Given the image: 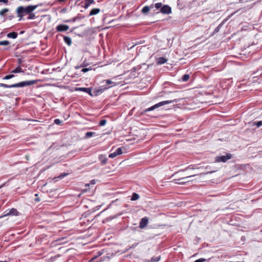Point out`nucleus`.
Instances as JSON below:
<instances>
[{
	"label": "nucleus",
	"mask_w": 262,
	"mask_h": 262,
	"mask_svg": "<svg viewBox=\"0 0 262 262\" xmlns=\"http://www.w3.org/2000/svg\"><path fill=\"white\" fill-rule=\"evenodd\" d=\"M38 7V5H29L27 7L19 6L16 9L17 16L19 17V20L23 18L25 14H28L32 12Z\"/></svg>",
	"instance_id": "obj_1"
},
{
	"label": "nucleus",
	"mask_w": 262,
	"mask_h": 262,
	"mask_svg": "<svg viewBox=\"0 0 262 262\" xmlns=\"http://www.w3.org/2000/svg\"><path fill=\"white\" fill-rule=\"evenodd\" d=\"M36 83L35 80H29L22 81L17 83H15L11 85H8L4 83H0V87H4L6 88H19L29 86L34 84Z\"/></svg>",
	"instance_id": "obj_2"
},
{
	"label": "nucleus",
	"mask_w": 262,
	"mask_h": 262,
	"mask_svg": "<svg viewBox=\"0 0 262 262\" xmlns=\"http://www.w3.org/2000/svg\"><path fill=\"white\" fill-rule=\"evenodd\" d=\"M178 99H174L173 100H167V101H162V102H160L158 103H157L156 104L146 109L145 111H144V112H149V111H151L158 107H159L160 106H162L164 105H165V104H169V103H173V102H178Z\"/></svg>",
	"instance_id": "obj_3"
},
{
	"label": "nucleus",
	"mask_w": 262,
	"mask_h": 262,
	"mask_svg": "<svg viewBox=\"0 0 262 262\" xmlns=\"http://www.w3.org/2000/svg\"><path fill=\"white\" fill-rule=\"evenodd\" d=\"M196 174H192L189 176H186L183 178H181L180 179L174 180L176 182V183L180 185H184L186 183L191 181V180H189V178H192L196 176Z\"/></svg>",
	"instance_id": "obj_4"
},
{
	"label": "nucleus",
	"mask_w": 262,
	"mask_h": 262,
	"mask_svg": "<svg viewBox=\"0 0 262 262\" xmlns=\"http://www.w3.org/2000/svg\"><path fill=\"white\" fill-rule=\"evenodd\" d=\"M232 156L231 154H227L225 156H218L215 157L216 162H226L227 160L231 159Z\"/></svg>",
	"instance_id": "obj_5"
},
{
	"label": "nucleus",
	"mask_w": 262,
	"mask_h": 262,
	"mask_svg": "<svg viewBox=\"0 0 262 262\" xmlns=\"http://www.w3.org/2000/svg\"><path fill=\"white\" fill-rule=\"evenodd\" d=\"M160 11L163 14H169L171 13V9L170 6L165 5L161 7Z\"/></svg>",
	"instance_id": "obj_6"
},
{
	"label": "nucleus",
	"mask_w": 262,
	"mask_h": 262,
	"mask_svg": "<svg viewBox=\"0 0 262 262\" xmlns=\"http://www.w3.org/2000/svg\"><path fill=\"white\" fill-rule=\"evenodd\" d=\"M5 212H6V214L5 215H4L3 216H1L0 217V218H2L5 216L10 215H18V213H19L17 211V210L14 208H12L9 211H7Z\"/></svg>",
	"instance_id": "obj_7"
},
{
	"label": "nucleus",
	"mask_w": 262,
	"mask_h": 262,
	"mask_svg": "<svg viewBox=\"0 0 262 262\" xmlns=\"http://www.w3.org/2000/svg\"><path fill=\"white\" fill-rule=\"evenodd\" d=\"M148 223V219L147 217L142 218L139 224V227L141 229L145 228Z\"/></svg>",
	"instance_id": "obj_8"
},
{
	"label": "nucleus",
	"mask_w": 262,
	"mask_h": 262,
	"mask_svg": "<svg viewBox=\"0 0 262 262\" xmlns=\"http://www.w3.org/2000/svg\"><path fill=\"white\" fill-rule=\"evenodd\" d=\"M122 154L121 148H118L116 149L115 151L110 154L108 155V157L110 158H114L118 155H121Z\"/></svg>",
	"instance_id": "obj_9"
},
{
	"label": "nucleus",
	"mask_w": 262,
	"mask_h": 262,
	"mask_svg": "<svg viewBox=\"0 0 262 262\" xmlns=\"http://www.w3.org/2000/svg\"><path fill=\"white\" fill-rule=\"evenodd\" d=\"M69 28V26L66 25H59L56 27V30L58 32H63L68 30Z\"/></svg>",
	"instance_id": "obj_10"
},
{
	"label": "nucleus",
	"mask_w": 262,
	"mask_h": 262,
	"mask_svg": "<svg viewBox=\"0 0 262 262\" xmlns=\"http://www.w3.org/2000/svg\"><path fill=\"white\" fill-rule=\"evenodd\" d=\"M76 91L84 92L90 95H92L91 94L92 89L90 88H78L76 89Z\"/></svg>",
	"instance_id": "obj_11"
},
{
	"label": "nucleus",
	"mask_w": 262,
	"mask_h": 262,
	"mask_svg": "<svg viewBox=\"0 0 262 262\" xmlns=\"http://www.w3.org/2000/svg\"><path fill=\"white\" fill-rule=\"evenodd\" d=\"M99 160L101 162L102 165H105L107 162V157L103 155H101L99 156Z\"/></svg>",
	"instance_id": "obj_12"
},
{
	"label": "nucleus",
	"mask_w": 262,
	"mask_h": 262,
	"mask_svg": "<svg viewBox=\"0 0 262 262\" xmlns=\"http://www.w3.org/2000/svg\"><path fill=\"white\" fill-rule=\"evenodd\" d=\"M100 9H99V8H94V9L91 10V11H90V12L89 13V16H92V15H94L97 14L98 13H99L100 12Z\"/></svg>",
	"instance_id": "obj_13"
},
{
	"label": "nucleus",
	"mask_w": 262,
	"mask_h": 262,
	"mask_svg": "<svg viewBox=\"0 0 262 262\" xmlns=\"http://www.w3.org/2000/svg\"><path fill=\"white\" fill-rule=\"evenodd\" d=\"M167 60V59L165 58L161 57L157 58V63L159 64H161L166 62Z\"/></svg>",
	"instance_id": "obj_14"
},
{
	"label": "nucleus",
	"mask_w": 262,
	"mask_h": 262,
	"mask_svg": "<svg viewBox=\"0 0 262 262\" xmlns=\"http://www.w3.org/2000/svg\"><path fill=\"white\" fill-rule=\"evenodd\" d=\"M7 36L9 38L15 39L16 38H17V37L18 36V34L17 32H13L8 33Z\"/></svg>",
	"instance_id": "obj_15"
},
{
	"label": "nucleus",
	"mask_w": 262,
	"mask_h": 262,
	"mask_svg": "<svg viewBox=\"0 0 262 262\" xmlns=\"http://www.w3.org/2000/svg\"><path fill=\"white\" fill-rule=\"evenodd\" d=\"M94 3L95 2L94 0H85V4L84 8L85 9H87L91 4H94Z\"/></svg>",
	"instance_id": "obj_16"
},
{
	"label": "nucleus",
	"mask_w": 262,
	"mask_h": 262,
	"mask_svg": "<svg viewBox=\"0 0 262 262\" xmlns=\"http://www.w3.org/2000/svg\"><path fill=\"white\" fill-rule=\"evenodd\" d=\"M64 41L69 46L72 44L71 38L69 36H64Z\"/></svg>",
	"instance_id": "obj_17"
},
{
	"label": "nucleus",
	"mask_w": 262,
	"mask_h": 262,
	"mask_svg": "<svg viewBox=\"0 0 262 262\" xmlns=\"http://www.w3.org/2000/svg\"><path fill=\"white\" fill-rule=\"evenodd\" d=\"M22 69L20 66L17 67L16 69L12 70L11 73H18L20 72H22Z\"/></svg>",
	"instance_id": "obj_18"
},
{
	"label": "nucleus",
	"mask_w": 262,
	"mask_h": 262,
	"mask_svg": "<svg viewBox=\"0 0 262 262\" xmlns=\"http://www.w3.org/2000/svg\"><path fill=\"white\" fill-rule=\"evenodd\" d=\"M150 10V8L148 6H144L142 9V12L144 14L147 13Z\"/></svg>",
	"instance_id": "obj_19"
},
{
	"label": "nucleus",
	"mask_w": 262,
	"mask_h": 262,
	"mask_svg": "<svg viewBox=\"0 0 262 262\" xmlns=\"http://www.w3.org/2000/svg\"><path fill=\"white\" fill-rule=\"evenodd\" d=\"M139 194L136 193H134L132 195L131 200L136 201V200H137L138 199H139Z\"/></svg>",
	"instance_id": "obj_20"
},
{
	"label": "nucleus",
	"mask_w": 262,
	"mask_h": 262,
	"mask_svg": "<svg viewBox=\"0 0 262 262\" xmlns=\"http://www.w3.org/2000/svg\"><path fill=\"white\" fill-rule=\"evenodd\" d=\"M9 11V9L7 8H4L0 11V15L1 16H4L6 13Z\"/></svg>",
	"instance_id": "obj_21"
},
{
	"label": "nucleus",
	"mask_w": 262,
	"mask_h": 262,
	"mask_svg": "<svg viewBox=\"0 0 262 262\" xmlns=\"http://www.w3.org/2000/svg\"><path fill=\"white\" fill-rule=\"evenodd\" d=\"M189 75H188V74H185L183 76H182V79L183 81H187L189 80Z\"/></svg>",
	"instance_id": "obj_22"
},
{
	"label": "nucleus",
	"mask_w": 262,
	"mask_h": 262,
	"mask_svg": "<svg viewBox=\"0 0 262 262\" xmlns=\"http://www.w3.org/2000/svg\"><path fill=\"white\" fill-rule=\"evenodd\" d=\"M95 133L92 132H88L85 134V137L86 138H89L91 137Z\"/></svg>",
	"instance_id": "obj_23"
},
{
	"label": "nucleus",
	"mask_w": 262,
	"mask_h": 262,
	"mask_svg": "<svg viewBox=\"0 0 262 262\" xmlns=\"http://www.w3.org/2000/svg\"><path fill=\"white\" fill-rule=\"evenodd\" d=\"M29 16L28 17V19H33L35 18V15L34 13L31 12L29 13Z\"/></svg>",
	"instance_id": "obj_24"
},
{
	"label": "nucleus",
	"mask_w": 262,
	"mask_h": 262,
	"mask_svg": "<svg viewBox=\"0 0 262 262\" xmlns=\"http://www.w3.org/2000/svg\"><path fill=\"white\" fill-rule=\"evenodd\" d=\"M14 77V75L13 74H10V75H8L5 76L3 78V79L8 80V79H11V78H13Z\"/></svg>",
	"instance_id": "obj_25"
},
{
	"label": "nucleus",
	"mask_w": 262,
	"mask_h": 262,
	"mask_svg": "<svg viewBox=\"0 0 262 262\" xmlns=\"http://www.w3.org/2000/svg\"><path fill=\"white\" fill-rule=\"evenodd\" d=\"M160 259V256H158V257H152L150 259V261L151 262H157Z\"/></svg>",
	"instance_id": "obj_26"
},
{
	"label": "nucleus",
	"mask_w": 262,
	"mask_h": 262,
	"mask_svg": "<svg viewBox=\"0 0 262 262\" xmlns=\"http://www.w3.org/2000/svg\"><path fill=\"white\" fill-rule=\"evenodd\" d=\"M10 43L9 41L4 40L0 41V46H7Z\"/></svg>",
	"instance_id": "obj_27"
},
{
	"label": "nucleus",
	"mask_w": 262,
	"mask_h": 262,
	"mask_svg": "<svg viewBox=\"0 0 262 262\" xmlns=\"http://www.w3.org/2000/svg\"><path fill=\"white\" fill-rule=\"evenodd\" d=\"M106 120L103 119L100 121L99 125V126H102L105 125L106 124Z\"/></svg>",
	"instance_id": "obj_28"
},
{
	"label": "nucleus",
	"mask_w": 262,
	"mask_h": 262,
	"mask_svg": "<svg viewBox=\"0 0 262 262\" xmlns=\"http://www.w3.org/2000/svg\"><path fill=\"white\" fill-rule=\"evenodd\" d=\"M162 6V4L161 3H156L155 5V7L156 9H158L159 8H161V7Z\"/></svg>",
	"instance_id": "obj_29"
},
{
	"label": "nucleus",
	"mask_w": 262,
	"mask_h": 262,
	"mask_svg": "<svg viewBox=\"0 0 262 262\" xmlns=\"http://www.w3.org/2000/svg\"><path fill=\"white\" fill-rule=\"evenodd\" d=\"M222 25L221 24H220L214 30V33H217L219 31L220 28L222 27Z\"/></svg>",
	"instance_id": "obj_30"
},
{
	"label": "nucleus",
	"mask_w": 262,
	"mask_h": 262,
	"mask_svg": "<svg viewBox=\"0 0 262 262\" xmlns=\"http://www.w3.org/2000/svg\"><path fill=\"white\" fill-rule=\"evenodd\" d=\"M54 122L57 125H60L61 123V121L59 119H56L54 120Z\"/></svg>",
	"instance_id": "obj_31"
},
{
	"label": "nucleus",
	"mask_w": 262,
	"mask_h": 262,
	"mask_svg": "<svg viewBox=\"0 0 262 262\" xmlns=\"http://www.w3.org/2000/svg\"><path fill=\"white\" fill-rule=\"evenodd\" d=\"M206 260V259L202 258L195 260L194 262H204Z\"/></svg>",
	"instance_id": "obj_32"
},
{
	"label": "nucleus",
	"mask_w": 262,
	"mask_h": 262,
	"mask_svg": "<svg viewBox=\"0 0 262 262\" xmlns=\"http://www.w3.org/2000/svg\"><path fill=\"white\" fill-rule=\"evenodd\" d=\"M255 124L256 125L257 127H259L262 125V121H259L255 123Z\"/></svg>",
	"instance_id": "obj_33"
},
{
	"label": "nucleus",
	"mask_w": 262,
	"mask_h": 262,
	"mask_svg": "<svg viewBox=\"0 0 262 262\" xmlns=\"http://www.w3.org/2000/svg\"><path fill=\"white\" fill-rule=\"evenodd\" d=\"M91 69V68H83L81 70V71L83 73H85V72H87L88 71H89V70H90Z\"/></svg>",
	"instance_id": "obj_34"
},
{
	"label": "nucleus",
	"mask_w": 262,
	"mask_h": 262,
	"mask_svg": "<svg viewBox=\"0 0 262 262\" xmlns=\"http://www.w3.org/2000/svg\"><path fill=\"white\" fill-rule=\"evenodd\" d=\"M98 256H96L93 258H92L91 259H90V261L91 262H98V261H95V259H96L97 258Z\"/></svg>",
	"instance_id": "obj_35"
},
{
	"label": "nucleus",
	"mask_w": 262,
	"mask_h": 262,
	"mask_svg": "<svg viewBox=\"0 0 262 262\" xmlns=\"http://www.w3.org/2000/svg\"><path fill=\"white\" fill-rule=\"evenodd\" d=\"M68 174L66 173H61L59 176V178H60V179H62L64 177H65L66 176H67Z\"/></svg>",
	"instance_id": "obj_36"
},
{
	"label": "nucleus",
	"mask_w": 262,
	"mask_h": 262,
	"mask_svg": "<svg viewBox=\"0 0 262 262\" xmlns=\"http://www.w3.org/2000/svg\"><path fill=\"white\" fill-rule=\"evenodd\" d=\"M114 82L113 81H112L110 79H107L106 80V83L107 84H112Z\"/></svg>",
	"instance_id": "obj_37"
},
{
	"label": "nucleus",
	"mask_w": 262,
	"mask_h": 262,
	"mask_svg": "<svg viewBox=\"0 0 262 262\" xmlns=\"http://www.w3.org/2000/svg\"><path fill=\"white\" fill-rule=\"evenodd\" d=\"M96 183V181L95 180H92L90 181V184L92 185H94Z\"/></svg>",
	"instance_id": "obj_38"
},
{
	"label": "nucleus",
	"mask_w": 262,
	"mask_h": 262,
	"mask_svg": "<svg viewBox=\"0 0 262 262\" xmlns=\"http://www.w3.org/2000/svg\"><path fill=\"white\" fill-rule=\"evenodd\" d=\"M1 2H3L5 4H7L8 2V0H1Z\"/></svg>",
	"instance_id": "obj_39"
},
{
	"label": "nucleus",
	"mask_w": 262,
	"mask_h": 262,
	"mask_svg": "<svg viewBox=\"0 0 262 262\" xmlns=\"http://www.w3.org/2000/svg\"><path fill=\"white\" fill-rule=\"evenodd\" d=\"M82 67H83V66H81L80 67H76V69H78V68H79Z\"/></svg>",
	"instance_id": "obj_40"
},
{
	"label": "nucleus",
	"mask_w": 262,
	"mask_h": 262,
	"mask_svg": "<svg viewBox=\"0 0 262 262\" xmlns=\"http://www.w3.org/2000/svg\"><path fill=\"white\" fill-rule=\"evenodd\" d=\"M35 200L37 202H39L40 201L39 199H36Z\"/></svg>",
	"instance_id": "obj_41"
},
{
	"label": "nucleus",
	"mask_w": 262,
	"mask_h": 262,
	"mask_svg": "<svg viewBox=\"0 0 262 262\" xmlns=\"http://www.w3.org/2000/svg\"><path fill=\"white\" fill-rule=\"evenodd\" d=\"M59 2H63L64 0H58Z\"/></svg>",
	"instance_id": "obj_42"
},
{
	"label": "nucleus",
	"mask_w": 262,
	"mask_h": 262,
	"mask_svg": "<svg viewBox=\"0 0 262 262\" xmlns=\"http://www.w3.org/2000/svg\"><path fill=\"white\" fill-rule=\"evenodd\" d=\"M90 185V184H85V186H89Z\"/></svg>",
	"instance_id": "obj_43"
},
{
	"label": "nucleus",
	"mask_w": 262,
	"mask_h": 262,
	"mask_svg": "<svg viewBox=\"0 0 262 262\" xmlns=\"http://www.w3.org/2000/svg\"><path fill=\"white\" fill-rule=\"evenodd\" d=\"M70 20H66V22H70Z\"/></svg>",
	"instance_id": "obj_44"
},
{
	"label": "nucleus",
	"mask_w": 262,
	"mask_h": 262,
	"mask_svg": "<svg viewBox=\"0 0 262 262\" xmlns=\"http://www.w3.org/2000/svg\"><path fill=\"white\" fill-rule=\"evenodd\" d=\"M189 168V167H187V168H186V169H185V170H187V169H188Z\"/></svg>",
	"instance_id": "obj_45"
},
{
	"label": "nucleus",
	"mask_w": 262,
	"mask_h": 262,
	"mask_svg": "<svg viewBox=\"0 0 262 262\" xmlns=\"http://www.w3.org/2000/svg\"><path fill=\"white\" fill-rule=\"evenodd\" d=\"M101 254H102V253H99V256L101 255Z\"/></svg>",
	"instance_id": "obj_46"
},
{
	"label": "nucleus",
	"mask_w": 262,
	"mask_h": 262,
	"mask_svg": "<svg viewBox=\"0 0 262 262\" xmlns=\"http://www.w3.org/2000/svg\"><path fill=\"white\" fill-rule=\"evenodd\" d=\"M83 192H85V191H86V190H85V189H84V190H83Z\"/></svg>",
	"instance_id": "obj_47"
},
{
	"label": "nucleus",
	"mask_w": 262,
	"mask_h": 262,
	"mask_svg": "<svg viewBox=\"0 0 262 262\" xmlns=\"http://www.w3.org/2000/svg\"><path fill=\"white\" fill-rule=\"evenodd\" d=\"M146 262H151V261H150V260H148V261H147Z\"/></svg>",
	"instance_id": "obj_48"
},
{
	"label": "nucleus",
	"mask_w": 262,
	"mask_h": 262,
	"mask_svg": "<svg viewBox=\"0 0 262 262\" xmlns=\"http://www.w3.org/2000/svg\"><path fill=\"white\" fill-rule=\"evenodd\" d=\"M80 0H76V2H79L80 1Z\"/></svg>",
	"instance_id": "obj_49"
},
{
	"label": "nucleus",
	"mask_w": 262,
	"mask_h": 262,
	"mask_svg": "<svg viewBox=\"0 0 262 262\" xmlns=\"http://www.w3.org/2000/svg\"><path fill=\"white\" fill-rule=\"evenodd\" d=\"M0 2H1V0H0Z\"/></svg>",
	"instance_id": "obj_50"
}]
</instances>
